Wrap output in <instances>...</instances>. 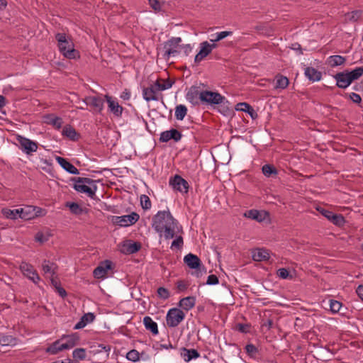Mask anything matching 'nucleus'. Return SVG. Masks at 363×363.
Segmentation results:
<instances>
[{
    "mask_svg": "<svg viewBox=\"0 0 363 363\" xmlns=\"http://www.w3.org/2000/svg\"><path fill=\"white\" fill-rule=\"evenodd\" d=\"M186 99L194 105L217 104L222 99L218 92H187Z\"/></svg>",
    "mask_w": 363,
    "mask_h": 363,
    "instance_id": "nucleus-1",
    "label": "nucleus"
},
{
    "mask_svg": "<svg viewBox=\"0 0 363 363\" xmlns=\"http://www.w3.org/2000/svg\"><path fill=\"white\" fill-rule=\"evenodd\" d=\"M262 173L264 176L269 177L272 175L277 176L278 174L277 169L274 167V165L272 164H264L262 168Z\"/></svg>",
    "mask_w": 363,
    "mask_h": 363,
    "instance_id": "nucleus-42",
    "label": "nucleus"
},
{
    "mask_svg": "<svg viewBox=\"0 0 363 363\" xmlns=\"http://www.w3.org/2000/svg\"><path fill=\"white\" fill-rule=\"evenodd\" d=\"M91 348L93 349L92 352L94 354L104 353L105 358H108L109 356V352L111 351V346L108 345H101V344H98L97 345L92 346Z\"/></svg>",
    "mask_w": 363,
    "mask_h": 363,
    "instance_id": "nucleus-35",
    "label": "nucleus"
},
{
    "mask_svg": "<svg viewBox=\"0 0 363 363\" xmlns=\"http://www.w3.org/2000/svg\"><path fill=\"white\" fill-rule=\"evenodd\" d=\"M2 214L6 218L9 219H16L18 218H29L28 216L24 215L23 211L20 209H13L11 210L9 208H3L1 210Z\"/></svg>",
    "mask_w": 363,
    "mask_h": 363,
    "instance_id": "nucleus-17",
    "label": "nucleus"
},
{
    "mask_svg": "<svg viewBox=\"0 0 363 363\" xmlns=\"http://www.w3.org/2000/svg\"><path fill=\"white\" fill-rule=\"evenodd\" d=\"M139 218L140 216L137 213L133 212L129 215L113 216L112 221L114 224L126 227L135 224L139 220Z\"/></svg>",
    "mask_w": 363,
    "mask_h": 363,
    "instance_id": "nucleus-6",
    "label": "nucleus"
},
{
    "mask_svg": "<svg viewBox=\"0 0 363 363\" xmlns=\"http://www.w3.org/2000/svg\"><path fill=\"white\" fill-rule=\"evenodd\" d=\"M184 240L182 236H177L175 240H174L171 245V248H177L181 249L183 247Z\"/></svg>",
    "mask_w": 363,
    "mask_h": 363,
    "instance_id": "nucleus-57",
    "label": "nucleus"
},
{
    "mask_svg": "<svg viewBox=\"0 0 363 363\" xmlns=\"http://www.w3.org/2000/svg\"><path fill=\"white\" fill-rule=\"evenodd\" d=\"M20 269L23 275L26 276L35 284H37L40 281V278L39 275L31 264L26 262H23L20 265Z\"/></svg>",
    "mask_w": 363,
    "mask_h": 363,
    "instance_id": "nucleus-12",
    "label": "nucleus"
},
{
    "mask_svg": "<svg viewBox=\"0 0 363 363\" xmlns=\"http://www.w3.org/2000/svg\"><path fill=\"white\" fill-rule=\"evenodd\" d=\"M345 72L352 83L363 75V67H357L352 71L345 70Z\"/></svg>",
    "mask_w": 363,
    "mask_h": 363,
    "instance_id": "nucleus-33",
    "label": "nucleus"
},
{
    "mask_svg": "<svg viewBox=\"0 0 363 363\" xmlns=\"http://www.w3.org/2000/svg\"><path fill=\"white\" fill-rule=\"evenodd\" d=\"M73 358L79 360H84L86 358V350L77 348L72 352Z\"/></svg>",
    "mask_w": 363,
    "mask_h": 363,
    "instance_id": "nucleus-49",
    "label": "nucleus"
},
{
    "mask_svg": "<svg viewBox=\"0 0 363 363\" xmlns=\"http://www.w3.org/2000/svg\"><path fill=\"white\" fill-rule=\"evenodd\" d=\"M235 109L238 111H243L248 113L252 119H256L258 117V114L254 108L246 102L238 103L235 106Z\"/></svg>",
    "mask_w": 363,
    "mask_h": 363,
    "instance_id": "nucleus-19",
    "label": "nucleus"
},
{
    "mask_svg": "<svg viewBox=\"0 0 363 363\" xmlns=\"http://www.w3.org/2000/svg\"><path fill=\"white\" fill-rule=\"evenodd\" d=\"M196 304V298L194 296H187L182 298L179 302V306L182 309L188 311L193 308Z\"/></svg>",
    "mask_w": 363,
    "mask_h": 363,
    "instance_id": "nucleus-26",
    "label": "nucleus"
},
{
    "mask_svg": "<svg viewBox=\"0 0 363 363\" xmlns=\"http://www.w3.org/2000/svg\"><path fill=\"white\" fill-rule=\"evenodd\" d=\"M217 45H210L207 41H204L200 44V50L194 57L195 63L200 62L203 59L207 57L216 48Z\"/></svg>",
    "mask_w": 363,
    "mask_h": 363,
    "instance_id": "nucleus-13",
    "label": "nucleus"
},
{
    "mask_svg": "<svg viewBox=\"0 0 363 363\" xmlns=\"http://www.w3.org/2000/svg\"><path fill=\"white\" fill-rule=\"evenodd\" d=\"M169 184L174 189L182 193H187L189 187L188 182L181 176L177 174L170 179Z\"/></svg>",
    "mask_w": 363,
    "mask_h": 363,
    "instance_id": "nucleus-11",
    "label": "nucleus"
},
{
    "mask_svg": "<svg viewBox=\"0 0 363 363\" xmlns=\"http://www.w3.org/2000/svg\"><path fill=\"white\" fill-rule=\"evenodd\" d=\"M104 97L101 96H90L85 98L84 101L87 106H91L94 111L101 114L104 110Z\"/></svg>",
    "mask_w": 363,
    "mask_h": 363,
    "instance_id": "nucleus-9",
    "label": "nucleus"
},
{
    "mask_svg": "<svg viewBox=\"0 0 363 363\" xmlns=\"http://www.w3.org/2000/svg\"><path fill=\"white\" fill-rule=\"evenodd\" d=\"M56 264L53 262H50L48 260H44L42 264V268L45 274H50L53 276L55 274Z\"/></svg>",
    "mask_w": 363,
    "mask_h": 363,
    "instance_id": "nucleus-41",
    "label": "nucleus"
},
{
    "mask_svg": "<svg viewBox=\"0 0 363 363\" xmlns=\"http://www.w3.org/2000/svg\"><path fill=\"white\" fill-rule=\"evenodd\" d=\"M277 275L281 279H287L289 277L290 278H292V276L289 275V271L285 268L278 269Z\"/></svg>",
    "mask_w": 363,
    "mask_h": 363,
    "instance_id": "nucleus-62",
    "label": "nucleus"
},
{
    "mask_svg": "<svg viewBox=\"0 0 363 363\" xmlns=\"http://www.w3.org/2000/svg\"><path fill=\"white\" fill-rule=\"evenodd\" d=\"M208 87L207 84H203V83H196L195 84L192 85L191 87H188L187 86L184 88L185 91H187V89H189V91H208Z\"/></svg>",
    "mask_w": 363,
    "mask_h": 363,
    "instance_id": "nucleus-48",
    "label": "nucleus"
},
{
    "mask_svg": "<svg viewBox=\"0 0 363 363\" xmlns=\"http://www.w3.org/2000/svg\"><path fill=\"white\" fill-rule=\"evenodd\" d=\"M184 262L192 269H199L201 265L199 257L192 253H189L184 257Z\"/></svg>",
    "mask_w": 363,
    "mask_h": 363,
    "instance_id": "nucleus-16",
    "label": "nucleus"
},
{
    "mask_svg": "<svg viewBox=\"0 0 363 363\" xmlns=\"http://www.w3.org/2000/svg\"><path fill=\"white\" fill-rule=\"evenodd\" d=\"M66 206L69 207L70 211L75 215H81L83 212L82 207L77 203H67Z\"/></svg>",
    "mask_w": 363,
    "mask_h": 363,
    "instance_id": "nucleus-47",
    "label": "nucleus"
},
{
    "mask_svg": "<svg viewBox=\"0 0 363 363\" xmlns=\"http://www.w3.org/2000/svg\"><path fill=\"white\" fill-rule=\"evenodd\" d=\"M182 42V38L179 37H173L168 40L167 42L164 43V48L165 49V52L163 55L164 58L166 60H168L170 56H175L179 54V51L177 48L179 47V43Z\"/></svg>",
    "mask_w": 363,
    "mask_h": 363,
    "instance_id": "nucleus-5",
    "label": "nucleus"
},
{
    "mask_svg": "<svg viewBox=\"0 0 363 363\" xmlns=\"http://www.w3.org/2000/svg\"><path fill=\"white\" fill-rule=\"evenodd\" d=\"M177 225V220L174 218L164 228V237L166 240L172 239L175 235V228Z\"/></svg>",
    "mask_w": 363,
    "mask_h": 363,
    "instance_id": "nucleus-24",
    "label": "nucleus"
},
{
    "mask_svg": "<svg viewBox=\"0 0 363 363\" xmlns=\"http://www.w3.org/2000/svg\"><path fill=\"white\" fill-rule=\"evenodd\" d=\"M64 345L60 342V340H57L52 342L47 349L46 352L51 354H56L59 352L66 350L65 347H62Z\"/></svg>",
    "mask_w": 363,
    "mask_h": 363,
    "instance_id": "nucleus-32",
    "label": "nucleus"
},
{
    "mask_svg": "<svg viewBox=\"0 0 363 363\" xmlns=\"http://www.w3.org/2000/svg\"><path fill=\"white\" fill-rule=\"evenodd\" d=\"M173 220L174 217L169 210L160 211L152 218V227L161 235L163 233L164 228Z\"/></svg>",
    "mask_w": 363,
    "mask_h": 363,
    "instance_id": "nucleus-3",
    "label": "nucleus"
},
{
    "mask_svg": "<svg viewBox=\"0 0 363 363\" xmlns=\"http://www.w3.org/2000/svg\"><path fill=\"white\" fill-rule=\"evenodd\" d=\"M72 181L74 182L75 183L84 184L85 185L88 184L89 186L96 182V181L88 177H74L72 178Z\"/></svg>",
    "mask_w": 363,
    "mask_h": 363,
    "instance_id": "nucleus-50",
    "label": "nucleus"
},
{
    "mask_svg": "<svg viewBox=\"0 0 363 363\" xmlns=\"http://www.w3.org/2000/svg\"><path fill=\"white\" fill-rule=\"evenodd\" d=\"M66 339L67 341L65 343H62L64 346L62 347H65L66 350L71 349L74 347L75 345L78 344L79 340V336L77 333H72L69 335H62L61 340Z\"/></svg>",
    "mask_w": 363,
    "mask_h": 363,
    "instance_id": "nucleus-21",
    "label": "nucleus"
},
{
    "mask_svg": "<svg viewBox=\"0 0 363 363\" xmlns=\"http://www.w3.org/2000/svg\"><path fill=\"white\" fill-rule=\"evenodd\" d=\"M55 39L57 41V45L62 54L69 48L74 45L72 41L70 39H67L65 33H57L55 35Z\"/></svg>",
    "mask_w": 363,
    "mask_h": 363,
    "instance_id": "nucleus-14",
    "label": "nucleus"
},
{
    "mask_svg": "<svg viewBox=\"0 0 363 363\" xmlns=\"http://www.w3.org/2000/svg\"><path fill=\"white\" fill-rule=\"evenodd\" d=\"M82 319L87 325L88 323H92L95 319V315L93 313H87L82 316Z\"/></svg>",
    "mask_w": 363,
    "mask_h": 363,
    "instance_id": "nucleus-60",
    "label": "nucleus"
},
{
    "mask_svg": "<svg viewBox=\"0 0 363 363\" xmlns=\"http://www.w3.org/2000/svg\"><path fill=\"white\" fill-rule=\"evenodd\" d=\"M345 97L351 99L354 103L357 104L360 107H362V99L361 96L355 92H352L351 94H346Z\"/></svg>",
    "mask_w": 363,
    "mask_h": 363,
    "instance_id": "nucleus-53",
    "label": "nucleus"
},
{
    "mask_svg": "<svg viewBox=\"0 0 363 363\" xmlns=\"http://www.w3.org/2000/svg\"><path fill=\"white\" fill-rule=\"evenodd\" d=\"M140 204L144 210L150 209L152 206L150 198L145 194L140 196Z\"/></svg>",
    "mask_w": 363,
    "mask_h": 363,
    "instance_id": "nucleus-51",
    "label": "nucleus"
},
{
    "mask_svg": "<svg viewBox=\"0 0 363 363\" xmlns=\"http://www.w3.org/2000/svg\"><path fill=\"white\" fill-rule=\"evenodd\" d=\"M18 340L11 335H4L0 337V345L2 346H15Z\"/></svg>",
    "mask_w": 363,
    "mask_h": 363,
    "instance_id": "nucleus-40",
    "label": "nucleus"
},
{
    "mask_svg": "<svg viewBox=\"0 0 363 363\" xmlns=\"http://www.w3.org/2000/svg\"><path fill=\"white\" fill-rule=\"evenodd\" d=\"M181 355L185 362H189L193 359L199 357L200 354L195 349H186L185 347H182L181 350Z\"/></svg>",
    "mask_w": 363,
    "mask_h": 363,
    "instance_id": "nucleus-23",
    "label": "nucleus"
},
{
    "mask_svg": "<svg viewBox=\"0 0 363 363\" xmlns=\"http://www.w3.org/2000/svg\"><path fill=\"white\" fill-rule=\"evenodd\" d=\"M113 269V262L110 260L101 262L93 272L94 277L96 279H105L108 272Z\"/></svg>",
    "mask_w": 363,
    "mask_h": 363,
    "instance_id": "nucleus-10",
    "label": "nucleus"
},
{
    "mask_svg": "<svg viewBox=\"0 0 363 363\" xmlns=\"http://www.w3.org/2000/svg\"><path fill=\"white\" fill-rule=\"evenodd\" d=\"M342 307V303L340 301L335 300L330 301V308L333 313H337L340 311Z\"/></svg>",
    "mask_w": 363,
    "mask_h": 363,
    "instance_id": "nucleus-55",
    "label": "nucleus"
},
{
    "mask_svg": "<svg viewBox=\"0 0 363 363\" xmlns=\"http://www.w3.org/2000/svg\"><path fill=\"white\" fill-rule=\"evenodd\" d=\"M157 295L160 298L163 300L167 299L170 296L168 289L164 287H159L157 289Z\"/></svg>",
    "mask_w": 363,
    "mask_h": 363,
    "instance_id": "nucleus-56",
    "label": "nucleus"
},
{
    "mask_svg": "<svg viewBox=\"0 0 363 363\" xmlns=\"http://www.w3.org/2000/svg\"><path fill=\"white\" fill-rule=\"evenodd\" d=\"M73 188L75 191L80 193H84L89 197V194H91V188L89 186L84 184L75 183L73 185Z\"/></svg>",
    "mask_w": 363,
    "mask_h": 363,
    "instance_id": "nucleus-45",
    "label": "nucleus"
},
{
    "mask_svg": "<svg viewBox=\"0 0 363 363\" xmlns=\"http://www.w3.org/2000/svg\"><path fill=\"white\" fill-rule=\"evenodd\" d=\"M220 97L222 98L220 102L217 104H208V105H210L211 106H214L216 105H219V112L223 114L224 116H226L229 114L230 112V109L229 108L230 103L228 100L225 99V98L223 96L220 95Z\"/></svg>",
    "mask_w": 363,
    "mask_h": 363,
    "instance_id": "nucleus-30",
    "label": "nucleus"
},
{
    "mask_svg": "<svg viewBox=\"0 0 363 363\" xmlns=\"http://www.w3.org/2000/svg\"><path fill=\"white\" fill-rule=\"evenodd\" d=\"M143 323L146 330H150L152 335H156L158 334L157 324L150 316L144 317Z\"/></svg>",
    "mask_w": 363,
    "mask_h": 363,
    "instance_id": "nucleus-29",
    "label": "nucleus"
},
{
    "mask_svg": "<svg viewBox=\"0 0 363 363\" xmlns=\"http://www.w3.org/2000/svg\"><path fill=\"white\" fill-rule=\"evenodd\" d=\"M23 211V214L28 216L29 218H23L24 220H30L37 216L36 213L34 212L33 206H26V208H21Z\"/></svg>",
    "mask_w": 363,
    "mask_h": 363,
    "instance_id": "nucleus-52",
    "label": "nucleus"
},
{
    "mask_svg": "<svg viewBox=\"0 0 363 363\" xmlns=\"http://www.w3.org/2000/svg\"><path fill=\"white\" fill-rule=\"evenodd\" d=\"M330 221H331L334 225L338 227L343 226L344 224L345 223V219L344 216L341 214L333 213V216H331L330 217Z\"/></svg>",
    "mask_w": 363,
    "mask_h": 363,
    "instance_id": "nucleus-44",
    "label": "nucleus"
},
{
    "mask_svg": "<svg viewBox=\"0 0 363 363\" xmlns=\"http://www.w3.org/2000/svg\"><path fill=\"white\" fill-rule=\"evenodd\" d=\"M244 216L258 222H261L264 219L260 212L256 209H251L247 211L244 213Z\"/></svg>",
    "mask_w": 363,
    "mask_h": 363,
    "instance_id": "nucleus-38",
    "label": "nucleus"
},
{
    "mask_svg": "<svg viewBox=\"0 0 363 363\" xmlns=\"http://www.w3.org/2000/svg\"><path fill=\"white\" fill-rule=\"evenodd\" d=\"M141 248V244L138 242H132L130 240L123 245L122 252L130 255L138 252Z\"/></svg>",
    "mask_w": 363,
    "mask_h": 363,
    "instance_id": "nucleus-22",
    "label": "nucleus"
},
{
    "mask_svg": "<svg viewBox=\"0 0 363 363\" xmlns=\"http://www.w3.org/2000/svg\"><path fill=\"white\" fill-rule=\"evenodd\" d=\"M245 352L249 357L253 359H257L259 356L258 348L253 344L249 343L245 347Z\"/></svg>",
    "mask_w": 363,
    "mask_h": 363,
    "instance_id": "nucleus-39",
    "label": "nucleus"
},
{
    "mask_svg": "<svg viewBox=\"0 0 363 363\" xmlns=\"http://www.w3.org/2000/svg\"><path fill=\"white\" fill-rule=\"evenodd\" d=\"M232 33H233L232 31H222L220 33H217V35L215 39H211L210 41L211 42L220 41V40L224 39L225 38L232 35Z\"/></svg>",
    "mask_w": 363,
    "mask_h": 363,
    "instance_id": "nucleus-58",
    "label": "nucleus"
},
{
    "mask_svg": "<svg viewBox=\"0 0 363 363\" xmlns=\"http://www.w3.org/2000/svg\"><path fill=\"white\" fill-rule=\"evenodd\" d=\"M182 133L177 129H171L166 130L160 134V140L164 143H167L170 140H173L174 142H178L182 138Z\"/></svg>",
    "mask_w": 363,
    "mask_h": 363,
    "instance_id": "nucleus-15",
    "label": "nucleus"
},
{
    "mask_svg": "<svg viewBox=\"0 0 363 363\" xmlns=\"http://www.w3.org/2000/svg\"><path fill=\"white\" fill-rule=\"evenodd\" d=\"M334 78L336 81V86L340 89H345L351 84L345 71L337 73Z\"/></svg>",
    "mask_w": 363,
    "mask_h": 363,
    "instance_id": "nucleus-20",
    "label": "nucleus"
},
{
    "mask_svg": "<svg viewBox=\"0 0 363 363\" xmlns=\"http://www.w3.org/2000/svg\"><path fill=\"white\" fill-rule=\"evenodd\" d=\"M143 98L147 101H161L162 104L163 102V95L162 92H143Z\"/></svg>",
    "mask_w": 363,
    "mask_h": 363,
    "instance_id": "nucleus-34",
    "label": "nucleus"
},
{
    "mask_svg": "<svg viewBox=\"0 0 363 363\" xmlns=\"http://www.w3.org/2000/svg\"><path fill=\"white\" fill-rule=\"evenodd\" d=\"M185 318V313L178 308H173L168 311L166 316L167 325L169 328L178 326Z\"/></svg>",
    "mask_w": 363,
    "mask_h": 363,
    "instance_id": "nucleus-4",
    "label": "nucleus"
},
{
    "mask_svg": "<svg viewBox=\"0 0 363 363\" xmlns=\"http://www.w3.org/2000/svg\"><path fill=\"white\" fill-rule=\"evenodd\" d=\"M150 6L155 11H160L161 10L160 2L158 0H149Z\"/></svg>",
    "mask_w": 363,
    "mask_h": 363,
    "instance_id": "nucleus-64",
    "label": "nucleus"
},
{
    "mask_svg": "<svg viewBox=\"0 0 363 363\" xmlns=\"http://www.w3.org/2000/svg\"><path fill=\"white\" fill-rule=\"evenodd\" d=\"M126 358L130 361L137 362L140 359V354L136 350H132L127 353Z\"/></svg>",
    "mask_w": 363,
    "mask_h": 363,
    "instance_id": "nucleus-54",
    "label": "nucleus"
},
{
    "mask_svg": "<svg viewBox=\"0 0 363 363\" xmlns=\"http://www.w3.org/2000/svg\"><path fill=\"white\" fill-rule=\"evenodd\" d=\"M269 253L265 249H257L252 252V259L256 262L266 261L269 259Z\"/></svg>",
    "mask_w": 363,
    "mask_h": 363,
    "instance_id": "nucleus-27",
    "label": "nucleus"
},
{
    "mask_svg": "<svg viewBox=\"0 0 363 363\" xmlns=\"http://www.w3.org/2000/svg\"><path fill=\"white\" fill-rule=\"evenodd\" d=\"M62 135L72 141H77L80 138V134L71 125H65L62 130Z\"/></svg>",
    "mask_w": 363,
    "mask_h": 363,
    "instance_id": "nucleus-25",
    "label": "nucleus"
},
{
    "mask_svg": "<svg viewBox=\"0 0 363 363\" xmlns=\"http://www.w3.org/2000/svg\"><path fill=\"white\" fill-rule=\"evenodd\" d=\"M62 55L68 59H76L79 57V52L74 48V45L69 48L64 53H62Z\"/></svg>",
    "mask_w": 363,
    "mask_h": 363,
    "instance_id": "nucleus-46",
    "label": "nucleus"
},
{
    "mask_svg": "<svg viewBox=\"0 0 363 363\" xmlns=\"http://www.w3.org/2000/svg\"><path fill=\"white\" fill-rule=\"evenodd\" d=\"M345 61V57L340 55H331L328 57V65L332 67L342 65Z\"/></svg>",
    "mask_w": 363,
    "mask_h": 363,
    "instance_id": "nucleus-37",
    "label": "nucleus"
},
{
    "mask_svg": "<svg viewBox=\"0 0 363 363\" xmlns=\"http://www.w3.org/2000/svg\"><path fill=\"white\" fill-rule=\"evenodd\" d=\"M143 83V91H164L171 88L174 82L169 78L165 79L157 77L155 79L152 78L148 79Z\"/></svg>",
    "mask_w": 363,
    "mask_h": 363,
    "instance_id": "nucleus-2",
    "label": "nucleus"
},
{
    "mask_svg": "<svg viewBox=\"0 0 363 363\" xmlns=\"http://www.w3.org/2000/svg\"><path fill=\"white\" fill-rule=\"evenodd\" d=\"M187 113V108L184 105H178L175 108V118L179 121H182Z\"/></svg>",
    "mask_w": 363,
    "mask_h": 363,
    "instance_id": "nucleus-43",
    "label": "nucleus"
},
{
    "mask_svg": "<svg viewBox=\"0 0 363 363\" xmlns=\"http://www.w3.org/2000/svg\"><path fill=\"white\" fill-rule=\"evenodd\" d=\"M362 16V11L356 10L347 13V17L350 21H357Z\"/></svg>",
    "mask_w": 363,
    "mask_h": 363,
    "instance_id": "nucleus-59",
    "label": "nucleus"
},
{
    "mask_svg": "<svg viewBox=\"0 0 363 363\" xmlns=\"http://www.w3.org/2000/svg\"><path fill=\"white\" fill-rule=\"evenodd\" d=\"M305 75L310 81L315 82L321 79L322 73L312 67H308L305 69Z\"/></svg>",
    "mask_w": 363,
    "mask_h": 363,
    "instance_id": "nucleus-28",
    "label": "nucleus"
},
{
    "mask_svg": "<svg viewBox=\"0 0 363 363\" xmlns=\"http://www.w3.org/2000/svg\"><path fill=\"white\" fill-rule=\"evenodd\" d=\"M45 122L52 125L55 128H61L62 124V120L60 117L55 116L53 115H48L44 117Z\"/></svg>",
    "mask_w": 363,
    "mask_h": 363,
    "instance_id": "nucleus-31",
    "label": "nucleus"
},
{
    "mask_svg": "<svg viewBox=\"0 0 363 363\" xmlns=\"http://www.w3.org/2000/svg\"><path fill=\"white\" fill-rule=\"evenodd\" d=\"M317 211H319L324 217H325L328 220H330L331 216H333V213L329 210H326L322 207H318Z\"/></svg>",
    "mask_w": 363,
    "mask_h": 363,
    "instance_id": "nucleus-61",
    "label": "nucleus"
},
{
    "mask_svg": "<svg viewBox=\"0 0 363 363\" xmlns=\"http://www.w3.org/2000/svg\"><path fill=\"white\" fill-rule=\"evenodd\" d=\"M17 141L20 144L21 150L27 155H31L38 149V144L25 137L18 135Z\"/></svg>",
    "mask_w": 363,
    "mask_h": 363,
    "instance_id": "nucleus-8",
    "label": "nucleus"
},
{
    "mask_svg": "<svg viewBox=\"0 0 363 363\" xmlns=\"http://www.w3.org/2000/svg\"><path fill=\"white\" fill-rule=\"evenodd\" d=\"M276 84L274 86L275 89H284L287 87L289 85V81L286 77H284L281 74H277L275 77Z\"/></svg>",
    "mask_w": 363,
    "mask_h": 363,
    "instance_id": "nucleus-36",
    "label": "nucleus"
},
{
    "mask_svg": "<svg viewBox=\"0 0 363 363\" xmlns=\"http://www.w3.org/2000/svg\"><path fill=\"white\" fill-rule=\"evenodd\" d=\"M218 282H219V280H218V277L214 274H211L207 278L206 284L216 285V284H218Z\"/></svg>",
    "mask_w": 363,
    "mask_h": 363,
    "instance_id": "nucleus-63",
    "label": "nucleus"
},
{
    "mask_svg": "<svg viewBox=\"0 0 363 363\" xmlns=\"http://www.w3.org/2000/svg\"><path fill=\"white\" fill-rule=\"evenodd\" d=\"M56 160L58 164L67 172L72 174H79V172L72 163L67 161L66 159L60 156L56 157Z\"/></svg>",
    "mask_w": 363,
    "mask_h": 363,
    "instance_id": "nucleus-18",
    "label": "nucleus"
},
{
    "mask_svg": "<svg viewBox=\"0 0 363 363\" xmlns=\"http://www.w3.org/2000/svg\"><path fill=\"white\" fill-rule=\"evenodd\" d=\"M107 105L108 111L116 117H121L123 113V108L119 104L117 99L106 94L104 96Z\"/></svg>",
    "mask_w": 363,
    "mask_h": 363,
    "instance_id": "nucleus-7",
    "label": "nucleus"
}]
</instances>
